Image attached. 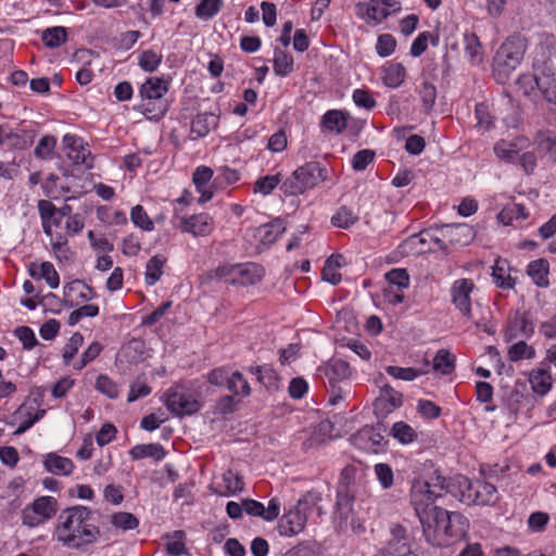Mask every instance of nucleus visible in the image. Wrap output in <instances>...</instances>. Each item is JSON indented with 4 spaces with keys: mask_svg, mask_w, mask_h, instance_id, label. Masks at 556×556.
Instances as JSON below:
<instances>
[{
    "mask_svg": "<svg viewBox=\"0 0 556 556\" xmlns=\"http://www.w3.org/2000/svg\"><path fill=\"white\" fill-rule=\"evenodd\" d=\"M243 488V478L231 469L225 471L214 483V492L225 497L237 495Z\"/></svg>",
    "mask_w": 556,
    "mask_h": 556,
    "instance_id": "23",
    "label": "nucleus"
},
{
    "mask_svg": "<svg viewBox=\"0 0 556 556\" xmlns=\"http://www.w3.org/2000/svg\"><path fill=\"white\" fill-rule=\"evenodd\" d=\"M526 47V40L521 37H509L500 46L493 59V73L498 81L504 83L508 75L517 68L523 58Z\"/></svg>",
    "mask_w": 556,
    "mask_h": 556,
    "instance_id": "5",
    "label": "nucleus"
},
{
    "mask_svg": "<svg viewBox=\"0 0 556 556\" xmlns=\"http://www.w3.org/2000/svg\"><path fill=\"white\" fill-rule=\"evenodd\" d=\"M58 510V501L53 496H39L22 510V522L36 528L50 520Z\"/></svg>",
    "mask_w": 556,
    "mask_h": 556,
    "instance_id": "11",
    "label": "nucleus"
},
{
    "mask_svg": "<svg viewBox=\"0 0 556 556\" xmlns=\"http://www.w3.org/2000/svg\"><path fill=\"white\" fill-rule=\"evenodd\" d=\"M513 268L505 260H496L494 265L492 266V279L496 287L510 290L514 289L516 285V279L511 277Z\"/></svg>",
    "mask_w": 556,
    "mask_h": 556,
    "instance_id": "32",
    "label": "nucleus"
},
{
    "mask_svg": "<svg viewBox=\"0 0 556 556\" xmlns=\"http://www.w3.org/2000/svg\"><path fill=\"white\" fill-rule=\"evenodd\" d=\"M444 490L445 478L437 470L414 478L409 498L419 521L440 509L435 506V501Z\"/></svg>",
    "mask_w": 556,
    "mask_h": 556,
    "instance_id": "3",
    "label": "nucleus"
},
{
    "mask_svg": "<svg viewBox=\"0 0 556 556\" xmlns=\"http://www.w3.org/2000/svg\"><path fill=\"white\" fill-rule=\"evenodd\" d=\"M165 263L163 255H154L147 262L144 280L148 286H154L161 279Z\"/></svg>",
    "mask_w": 556,
    "mask_h": 556,
    "instance_id": "46",
    "label": "nucleus"
},
{
    "mask_svg": "<svg viewBox=\"0 0 556 556\" xmlns=\"http://www.w3.org/2000/svg\"><path fill=\"white\" fill-rule=\"evenodd\" d=\"M321 495L318 492L305 493L294 508L287 511L278 522V532L282 536H294L301 533L307 521V515L319 504Z\"/></svg>",
    "mask_w": 556,
    "mask_h": 556,
    "instance_id": "4",
    "label": "nucleus"
},
{
    "mask_svg": "<svg viewBox=\"0 0 556 556\" xmlns=\"http://www.w3.org/2000/svg\"><path fill=\"white\" fill-rule=\"evenodd\" d=\"M94 388L98 392L111 400L117 399L121 393L119 386L105 374H102L97 378Z\"/></svg>",
    "mask_w": 556,
    "mask_h": 556,
    "instance_id": "52",
    "label": "nucleus"
},
{
    "mask_svg": "<svg viewBox=\"0 0 556 556\" xmlns=\"http://www.w3.org/2000/svg\"><path fill=\"white\" fill-rule=\"evenodd\" d=\"M403 405V395L388 383L380 387L379 395L375 400V413L386 417Z\"/></svg>",
    "mask_w": 556,
    "mask_h": 556,
    "instance_id": "19",
    "label": "nucleus"
},
{
    "mask_svg": "<svg viewBox=\"0 0 556 556\" xmlns=\"http://www.w3.org/2000/svg\"><path fill=\"white\" fill-rule=\"evenodd\" d=\"M475 288V282L469 278L456 279L451 287L452 303L467 318H471V294Z\"/></svg>",
    "mask_w": 556,
    "mask_h": 556,
    "instance_id": "16",
    "label": "nucleus"
},
{
    "mask_svg": "<svg viewBox=\"0 0 556 556\" xmlns=\"http://www.w3.org/2000/svg\"><path fill=\"white\" fill-rule=\"evenodd\" d=\"M325 374L330 381L344 379L350 375V367L341 359L331 361L325 366Z\"/></svg>",
    "mask_w": 556,
    "mask_h": 556,
    "instance_id": "58",
    "label": "nucleus"
},
{
    "mask_svg": "<svg viewBox=\"0 0 556 556\" xmlns=\"http://www.w3.org/2000/svg\"><path fill=\"white\" fill-rule=\"evenodd\" d=\"M215 224L211 215L206 213L193 214L179 217V228L182 232L193 237H206L214 230Z\"/></svg>",
    "mask_w": 556,
    "mask_h": 556,
    "instance_id": "18",
    "label": "nucleus"
},
{
    "mask_svg": "<svg viewBox=\"0 0 556 556\" xmlns=\"http://www.w3.org/2000/svg\"><path fill=\"white\" fill-rule=\"evenodd\" d=\"M165 405L173 415L178 417L192 415L201 407L194 395L182 387H173L167 391Z\"/></svg>",
    "mask_w": 556,
    "mask_h": 556,
    "instance_id": "13",
    "label": "nucleus"
},
{
    "mask_svg": "<svg viewBox=\"0 0 556 556\" xmlns=\"http://www.w3.org/2000/svg\"><path fill=\"white\" fill-rule=\"evenodd\" d=\"M349 113L342 110L327 111L320 122L323 132L342 134L348 127Z\"/></svg>",
    "mask_w": 556,
    "mask_h": 556,
    "instance_id": "29",
    "label": "nucleus"
},
{
    "mask_svg": "<svg viewBox=\"0 0 556 556\" xmlns=\"http://www.w3.org/2000/svg\"><path fill=\"white\" fill-rule=\"evenodd\" d=\"M84 344V337L79 332H75L65 343L62 350V359L64 365H70L79 349Z\"/></svg>",
    "mask_w": 556,
    "mask_h": 556,
    "instance_id": "54",
    "label": "nucleus"
},
{
    "mask_svg": "<svg viewBox=\"0 0 556 556\" xmlns=\"http://www.w3.org/2000/svg\"><path fill=\"white\" fill-rule=\"evenodd\" d=\"M528 217V213L525 210V206L521 204H511L505 206L497 215V220L504 226H509L516 219H526Z\"/></svg>",
    "mask_w": 556,
    "mask_h": 556,
    "instance_id": "50",
    "label": "nucleus"
},
{
    "mask_svg": "<svg viewBox=\"0 0 556 556\" xmlns=\"http://www.w3.org/2000/svg\"><path fill=\"white\" fill-rule=\"evenodd\" d=\"M528 381L533 393L540 396L546 395L553 386V378L548 369L535 368L529 372Z\"/></svg>",
    "mask_w": 556,
    "mask_h": 556,
    "instance_id": "33",
    "label": "nucleus"
},
{
    "mask_svg": "<svg viewBox=\"0 0 556 556\" xmlns=\"http://www.w3.org/2000/svg\"><path fill=\"white\" fill-rule=\"evenodd\" d=\"M93 518V510L84 505L63 509L54 526L53 540L66 548L86 549L101 535L100 528L94 523Z\"/></svg>",
    "mask_w": 556,
    "mask_h": 556,
    "instance_id": "1",
    "label": "nucleus"
},
{
    "mask_svg": "<svg viewBox=\"0 0 556 556\" xmlns=\"http://www.w3.org/2000/svg\"><path fill=\"white\" fill-rule=\"evenodd\" d=\"M402 10L397 0H368L355 4V15L367 25L376 26L381 24L391 14Z\"/></svg>",
    "mask_w": 556,
    "mask_h": 556,
    "instance_id": "9",
    "label": "nucleus"
},
{
    "mask_svg": "<svg viewBox=\"0 0 556 556\" xmlns=\"http://www.w3.org/2000/svg\"><path fill=\"white\" fill-rule=\"evenodd\" d=\"M440 232L443 238H448L452 245L460 247L468 245L476 237L473 228L467 224L445 225Z\"/></svg>",
    "mask_w": 556,
    "mask_h": 556,
    "instance_id": "28",
    "label": "nucleus"
},
{
    "mask_svg": "<svg viewBox=\"0 0 556 556\" xmlns=\"http://www.w3.org/2000/svg\"><path fill=\"white\" fill-rule=\"evenodd\" d=\"M529 144V140L523 137H517L514 140L502 139L494 144L493 150L500 160L506 163H515L518 154L527 149Z\"/></svg>",
    "mask_w": 556,
    "mask_h": 556,
    "instance_id": "21",
    "label": "nucleus"
},
{
    "mask_svg": "<svg viewBox=\"0 0 556 556\" xmlns=\"http://www.w3.org/2000/svg\"><path fill=\"white\" fill-rule=\"evenodd\" d=\"M129 455L135 460L150 457V458L155 459L156 462H160L165 457L166 452L161 444L149 443V444L135 445L129 451Z\"/></svg>",
    "mask_w": 556,
    "mask_h": 556,
    "instance_id": "39",
    "label": "nucleus"
},
{
    "mask_svg": "<svg viewBox=\"0 0 556 556\" xmlns=\"http://www.w3.org/2000/svg\"><path fill=\"white\" fill-rule=\"evenodd\" d=\"M40 37L47 48L55 49L66 42L67 30L63 26H52L43 29Z\"/></svg>",
    "mask_w": 556,
    "mask_h": 556,
    "instance_id": "45",
    "label": "nucleus"
},
{
    "mask_svg": "<svg viewBox=\"0 0 556 556\" xmlns=\"http://www.w3.org/2000/svg\"><path fill=\"white\" fill-rule=\"evenodd\" d=\"M213 169L208 166H198L192 175V181L200 193L199 202L206 203L214 197V188L211 185Z\"/></svg>",
    "mask_w": 556,
    "mask_h": 556,
    "instance_id": "26",
    "label": "nucleus"
},
{
    "mask_svg": "<svg viewBox=\"0 0 556 556\" xmlns=\"http://www.w3.org/2000/svg\"><path fill=\"white\" fill-rule=\"evenodd\" d=\"M518 85L525 89V93L533 90L535 85L548 102L556 103V73L551 64L535 65L534 75L520 76Z\"/></svg>",
    "mask_w": 556,
    "mask_h": 556,
    "instance_id": "8",
    "label": "nucleus"
},
{
    "mask_svg": "<svg viewBox=\"0 0 556 556\" xmlns=\"http://www.w3.org/2000/svg\"><path fill=\"white\" fill-rule=\"evenodd\" d=\"M535 356V350L528 345L525 341H519L513 344L508 350V358L511 362H517L523 358L531 359Z\"/></svg>",
    "mask_w": 556,
    "mask_h": 556,
    "instance_id": "60",
    "label": "nucleus"
},
{
    "mask_svg": "<svg viewBox=\"0 0 556 556\" xmlns=\"http://www.w3.org/2000/svg\"><path fill=\"white\" fill-rule=\"evenodd\" d=\"M217 121L213 113L198 114L191 122V134L197 138L205 137L217 125Z\"/></svg>",
    "mask_w": 556,
    "mask_h": 556,
    "instance_id": "42",
    "label": "nucleus"
},
{
    "mask_svg": "<svg viewBox=\"0 0 556 556\" xmlns=\"http://www.w3.org/2000/svg\"><path fill=\"white\" fill-rule=\"evenodd\" d=\"M279 184H282L280 174L266 175V176L260 177L255 181L253 191L255 193L268 195L273 192L274 189L277 188V186Z\"/></svg>",
    "mask_w": 556,
    "mask_h": 556,
    "instance_id": "56",
    "label": "nucleus"
},
{
    "mask_svg": "<svg viewBox=\"0 0 556 556\" xmlns=\"http://www.w3.org/2000/svg\"><path fill=\"white\" fill-rule=\"evenodd\" d=\"M463 49L469 64L479 66L484 62L485 52L483 46L473 31L466 30L463 34Z\"/></svg>",
    "mask_w": 556,
    "mask_h": 556,
    "instance_id": "25",
    "label": "nucleus"
},
{
    "mask_svg": "<svg viewBox=\"0 0 556 556\" xmlns=\"http://www.w3.org/2000/svg\"><path fill=\"white\" fill-rule=\"evenodd\" d=\"M64 296L73 302L76 299L84 301L90 300L94 296L93 290L81 280H73L66 283L63 288Z\"/></svg>",
    "mask_w": 556,
    "mask_h": 556,
    "instance_id": "43",
    "label": "nucleus"
},
{
    "mask_svg": "<svg viewBox=\"0 0 556 556\" xmlns=\"http://www.w3.org/2000/svg\"><path fill=\"white\" fill-rule=\"evenodd\" d=\"M168 90V84L160 77H149L139 88V97L142 103L139 110L149 119H160L167 111V106L161 100Z\"/></svg>",
    "mask_w": 556,
    "mask_h": 556,
    "instance_id": "6",
    "label": "nucleus"
},
{
    "mask_svg": "<svg viewBox=\"0 0 556 556\" xmlns=\"http://www.w3.org/2000/svg\"><path fill=\"white\" fill-rule=\"evenodd\" d=\"M273 70L277 76H289L294 70L293 56L286 50L276 48L274 51Z\"/></svg>",
    "mask_w": 556,
    "mask_h": 556,
    "instance_id": "40",
    "label": "nucleus"
},
{
    "mask_svg": "<svg viewBox=\"0 0 556 556\" xmlns=\"http://www.w3.org/2000/svg\"><path fill=\"white\" fill-rule=\"evenodd\" d=\"M455 367V357L447 350H439L433 358L432 368L441 375H450Z\"/></svg>",
    "mask_w": 556,
    "mask_h": 556,
    "instance_id": "51",
    "label": "nucleus"
},
{
    "mask_svg": "<svg viewBox=\"0 0 556 556\" xmlns=\"http://www.w3.org/2000/svg\"><path fill=\"white\" fill-rule=\"evenodd\" d=\"M138 66L147 73L155 72L163 61V54L153 49H147L139 53L138 58Z\"/></svg>",
    "mask_w": 556,
    "mask_h": 556,
    "instance_id": "48",
    "label": "nucleus"
},
{
    "mask_svg": "<svg viewBox=\"0 0 556 556\" xmlns=\"http://www.w3.org/2000/svg\"><path fill=\"white\" fill-rule=\"evenodd\" d=\"M345 265L344 256L332 254L329 256L323 268V279L331 285H338L342 280L340 268Z\"/></svg>",
    "mask_w": 556,
    "mask_h": 556,
    "instance_id": "38",
    "label": "nucleus"
},
{
    "mask_svg": "<svg viewBox=\"0 0 556 556\" xmlns=\"http://www.w3.org/2000/svg\"><path fill=\"white\" fill-rule=\"evenodd\" d=\"M243 508L248 515L261 517L265 521L269 522L275 520L279 516L281 503L277 497H274L269 501L268 506L265 507L258 501L245 498L243 500Z\"/></svg>",
    "mask_w": 556,
    "mask_h": 556,
    "instance_id": "22",
    "label": "nucleus"
},
{
    "mask_svg": "<svg viewBox=\"0 0 556 556\" xmlns=\"http://www.w3.org/2000/svg\"><path fill=\"white\" fill-rule=\"evenodd\" d=\"M391 539L387 545L378 551L376 556H416L408 544L406 530L394 525L390 529Z\"/></svg>",
    "mask_w": 556,
    "mask_h": 556,
    "instance_id": "17",
    "label": "nucleus"
},
{
    "mask_svg": "<svg viewBox=\"0 0 556 556\" xmlns=\"http://www.w3.org/2000/svg\"><path fill=\"white\" fill-rule=\"evenodd\" d=\"M326 179L325 168L317 162H308L286 178L280 189L285 194L296 195L316 187Z\"/></svg>",
    "mask_w": 556,
    "mask_h": 556,
    "instance_id": "7",
    "label": "nucleus"
},
{
    "mask_svg": "<svg viewBox=\"0 0 556 556\" xmlns=\"http://www.w3.org/2000/svg\"><path fill=\"white\" fill-rule=\"evenodd\" d=\"M473 482L470 481L467 477L457 475L453 477L448 483L445 482V489L448 490L456 498H458L462 503H464L463 495H467L468 493H472Z\"/></svg>",
    "mask_w": 556,
    "mask_h": 556,
    "instance_id": "47",
    "label": "nucleus"
},
{
    "mask_svg": "<svg viewBox=\"0 0 556 556\" xmlns=\"http://www.w3.org/2000/svg\"><path fill=\"white\" fill-rule=\"evenodd\" d=\"M534 332V326L528 320L523 314H515L508 321L505 330V338L507 341H511L519 337L529 338Z\"/></svg>",
    "mask_w": 556,
    "mask_h": 556,
    "instance_id": "31",
    "label": "nucleus"
},
{
    "mask_svg": "<svg viewBox=\"0 0 556 556\" xmlns=\"http://www.w3.org/2000/svg\"><path fill=\"white\" fill-rule=\"evenodd\" d=\"M130 219L136 227L143 231H152L154 229L153 220L141 205H136L131 208Z\"/></svg>",
    "mask_w": 556,
    "mask_h": 556,
    "instance_id": "57",
    "label": "nucleus"
},
{
    "mask_svg": "<svg viewBox=\"0 0 556 556\" xmlns=\"http://www.w3.org/2000/svg\"><path fill=\"white\" fill-rule=\"evenodd\" d=\"M472 493L463 495L467 505H492L495 504L498 495L496 488L484 481L477 480L472 485Z\"/></svg>",
    "mask_w": 556,
    "mask_h": 556,
    "instance_id": "20",
    "label": "nucleus"
},
{
    "mask_svg": "<svg viewBox=\"0 0 556 556\" xmlns=\"http://www.w3.org/2000/svg\"><path fill=\"white\" fill-rule=\"evenodd\" d=\"M233 270L237 271L233 285H254L264 276V269L254 263L238 264Z\"/></svg>",
    "mask_w": 556,
    "mask_h": 556,
    "instance_id": "37",
    "label": "nucleus"
},
{
    "mask_svg": "<svg viewBox=\"0 0 556 556\" xmlns=\"http://www.w3.org/2000/svg\"><path fill=\"white\" fill-rule=\"evenodd\" d=\"M56 146V139L53 136H43L36 146L34 153L41 160H49L52 157Z\"/></svg>",
    "mask_w": 556,
    "mask_h": 556,
    "instance_id": "63",
    "label": "nucleus"
},
{
    "mask_svg": "<svg viewBox=\"0 0 556 556\" xmlns=\"http://www.w3.org/2000/svg\"><path fill=\"white\" fill-rule=\"evenodd\" d=\"M45 469L56 476H68L73 472L75 465L72 459L49 453L43 459Z\"/></svg>",
    "mask_w": 556,
    "mask_h": 556,
    "instance_id": "36",
    "label": "nucleus"
},
{
    "mask_svg": "<svg viewBox=\"0 0 556 556\" xmlns=\"http://www.w3.org/2000/svg\"><path fill=\"white\" fill-rule=\"evenodd\" d=\"M374 471L381 488L387 490L390 489L394 483V473L392 468L384 463L376 464Z\"/></svg>",
    "mask_w": 556,
    "mask_h": 556,
    "instance_id": "64",
    "label": "nucleus"
},
{
    "mask_svg": "<svg viewBox=\"0 0 556 556\" xmlns=\"http://www.w3.org/2000/svg\"><path fill=\"white\" fill-rule=\"evenodd\" d=\"M428 543L447 547L463 540L469 529V520L458 511L440 508L420 521Z\"/></svg>",
    "mask_w": 556,
    "mask_h": 556,
    "instance_id": "2",
    "label": "nucleus"
},
{
    "mask_svg": "<svg viewBox=\"0 0 556 556\" xmlns=\"http://www.w3.org/2000/svg\"><path fill=\"white\" fill-rule=\"evenodd\" d=\"M63 150L66 157L75 165H83L86 168L93 166V159L89 146L83 138L66 134L63 139Z\"/></svg>",
    "mask_w": 556,
    "mask_h": 556,
    "instance_id": "15",
    "label": "nucleus"
},
{
    "mask_svg": "<svg viewBox=\"0 0 556 556\" xmlns=\"http://www.w3.org/2000/svg\"><path fill=\"white\" fill-rule=\"evenodd\" d=\"M249 371L256 376L258 382L268 390H277L279 388V379L276 371L267 365L251 366Z\"/></svg>",
    "mask_w": 556,
    "mask_h": 556,
    "instance_id": "44",
    "label": "nucleus"
},
{
    "mask_svg": "<svg viewBox=\"0 0 556 556\" xmlns=\"http://www.w3.org/2000/svg\"><path fill=\"white\" fill-rule=\"evenodd\" d=\"M357 215L349 207H340L331 217L333 226L339 228H348L357 222Z\"/></svg>",
    "mask_w": 556,
    "mask_h": 556,
    "instance_id": "59",
    "label": "nucleus"
},
{
    "mask_svg": "<svg viewBox=\"0 0 556 556\" xmlns=\"http://www.w3.org/2000/svg\"><path fill=\"white\" fill-rule=\"evenodd\" d=\"M400 249L405 254H425L439 250H445L446 243L444 240L431 230L420 231L418 235H413L404 240Z\"/></svg>",
    "mask_w": 556,
    "mask_h": 556,
    "instance_id": "12",
    "label": "nucleus"
},
{
    "mask_svg": "<svg viewBox=\"0 0 556 556\" xmlns=\"http://www.w3.org/2000/svg\"><path fill=\"white\" fill-rule=\"evenodd\" d=\"M430 370V362L424 361V365L419 368L414 367H400V366H387L386 372L394 379L403 381H414L420 376L427 375Z\"/></svg>",
    "mask_w": 556,
    "mask_h": 556,
    "instance_id": "35",
    "label": "nucleus"
},
{
    "mask_svg": "<svg viewBox=\"0 0 556 556\" xmlns=\"http://www.w3.org/2000/svg\"><path fill=\"white\" fill-rule=\"evenodd\" d=\"M406 77V70L401 63H389L382 70L383 84L389 88L400 87Z\"/></svg>",
    "mask_w": 556,
    "mask_h": 556,
    "instance_id": "41",
    "label": "nucleus"
},
{
    "mask_svg": "<svg viewBox=\"0 0 556 556\" xmlns=\"http://www.w3.org/2000/svg\"><path fill=\"white\" fill-rule=\"evenodd\" d=\"M27 269L33 279L45 280L50 289H56L60 286V276L51 262H31Z\"/></svg>",
    "mask_w": 556,
    "mask_h": 556,
    "instance_id": "24",
    "label": "nucleus"
},
{
    "mask_svg": "<svg viewBox=\"0 0 556 556\" xmlns=\"http://www.w3.org/2000/svg\"><path fill=\"white\" fill-rule=\"evenodd\" d=\"M42 396H28L16 408L10 419V425L16 426L15 435H20L30 429L37 421L46 415V409L41 407Z\"/></svg>",
    "mask_w": 556,
    "mask_h": 556,
    "instance_id": "10",
    "label": "nucleus"
},
{
    "mask_svg": "<svg viewBox=\"0 0 556 556\" xmlns=\"http://www.w3.org/2000/svg\"><path fill=\"white\" fill-rule=\"evenodd\" d=\"M103 346L101 343L94 341L92 342L81 354L79 361L73 364V367L75 370H81L85 368L89 363L94 361L100 353L102 352Z\"/></svg>",
    "mask_w": 556,
    "mask_h": 556,
    "instance_id": "61",
    "label": "nucleus"
},
{
    "mask_svg": "<svg viewBox=\"0 0 556 556\" xmlns=\"http://www.w3.org/2000/svg\"><path fill=\"white\" fill-rule=\"evenodd\" d=\"M38 212L45 235L52 238L55 236L53 232L54 228L60 227L62 224V218L58 213V208L50 201L40 200L38 202Z\"/></svg>",
    "mask_w": 556,
    "mask_h": 556,
    "instance_id": "27",
    "label": "nucleus"
},
{
    "mask_svg": "<svg viewBox=\"0 0 556 556\" xmlns=\"http://www.w3.org/2000/svg\"><path fill=\"white\" fill-rule=\"evenodd\" d=\"M355 469L346 467L342 470L337 490V515L348 519L353 513Z\"/></svg>",
    "mask_w": 556,
    "mask_h": 556,
    "instance_id": "14",
    "label": "nucleus"
},
{
    "mask_svg": "<svg viewBox=\"0 0 556 556\" xmlns=\"http://www.w3.org/2000/svg\"><path fill=\"white\" fill-rule=\"evenodd\" d=\"M223 0H200L195 7V16L207 21L214 17L222 9Z\"/></svg>",
    "mask_w": 556,
    "mask_h": 556,
    "instance_id": "53",
    "label": "nucleus"
},
{
    "mask_svg": "<svg viewBox=\"0 0 556 556\" xmlns=\"http://www.w3.org/2000/svg\"><path fill=\"white\" fill-rule=\"evenodd\" d=\"M391 435L402 445L410 444L417 439L416 430L404 421L393 424Z\"/></svg>",
    "mask_w": 556,
    "mask_h": 556,
    "instance_id": "49",
    "label": "nucleus"
},
{
    "mask_svg": "<svg viewBox=\"0 0 556 556\" xmlns=\"http://www.w3.org/2000/svg\"><path fill=\"white\" fill-rule=\"evenodd\" d=\"M111 525L119 530H134L138 527V519L130 513L118 511L110 516Z\"/></svg>",
    "mask_w": 556,
    "mask_h": 556,
    "instance_id": "55",
    "label": "nucleus"
},
{
    "mask_svg": "<svg viewBox=\"0 0 556 556\" xmlns=\"http://www.w3.org/2000/svg\"><path fill=\"white\" fill-rule=\"evenodd\" d=\"M286 231V225L282 219L276 218L270 223L260 226L256 229L255 237L264 248L270 247Z\"/></svg>",
    "mask_w": 556,
    "mask_h": 556,
    "instance_id": "30",
    "label": "nucleus"
},
{
    "mask_svg": "<svg viewBox=\"0 0 556 556\" xmlns=\"http://www.w3.org/2000/svg\"><path fill=\"white\" fill-rule=\"evenodd\" d=\"M228 389L237 395L248 396L251 393L249 382L239 371H233L228 379Z\"/></svg>",
    "mask_w": 556,
    "mask_h": 556,
    "instance_id": "62",
    "label": "nucleus"
},
{
    "mask_svg": "<svg viewBox=\"0 0 556 556\" xmlns=\"http://www.w3.org/2000/svg\"><path fill=\"white\" fill-rule=\"evenodd\" d=\"M526 271L536 287L547 288L549 286V264L545 258L531 261L527 265Z\"/></svg>",
    "mask_w": 556,
    "mask_h": 556,
    "instance_id": "34",
    "label": "nucleus"
}]
</instances>
